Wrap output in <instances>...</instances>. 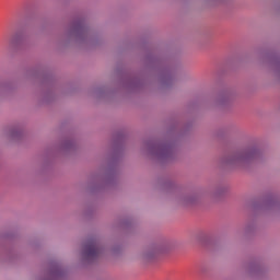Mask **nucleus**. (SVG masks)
I'll list each match as a JSON object with an SVG mask.
<instances>
[{"instance_id": "1", "label": "nucleus", "mask_w": 280, "mask_h": 280, "mask_svg": "<svg viewBox=\"0 0 280 280\" xmlns=\"http://www.w3.org/2000/svg\"><path fill=\"white\" fill-rule=\"evenodd\" d=\"M84 255L89 258L97 257V255H100V247H97V243L94 241L88 243L85 245Z\"/></svg>"}]
</instances>
